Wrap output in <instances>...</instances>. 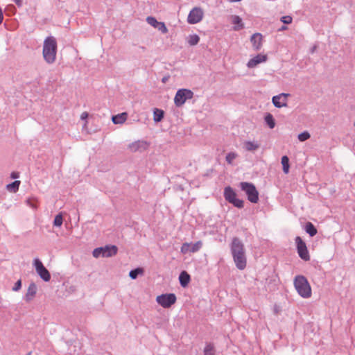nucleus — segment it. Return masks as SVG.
Listing matches in <instances>:
<instances>
[{
    "label": "nucleus",
    "mask_w": 355,
    "mask_h": 355,
    "mask_svg": "<svg viewBox=\"0 0 355 355\" xmlns=\"http://www.w3.org/2000/svg\"><path fill=\"white\" fill-rule=\"evenodd\" d=\"M287 28H287V26H282V28L279 29V31H285V30H286Z\"/></svg>",
    "instance_id": "obj_44"
},
{
    "label": "nucleus",
    "mask_w": 355,
    "mask_h": 355,
    "mask_svg": "<svg viewBox=\"0 0 355 355\" xmlns=\"http://www.w3.org/2000/svg\"><path fill=\"white\" fill-rule=\"evenodd\" d=\"M63 223V217L62 213L57 214L53 220V225L60 227Z\"/></svg>",
    "instance_id": "obj_31"
},
{
    "label": "nucleus",
    "mask_w": 355,
    "mask_h": 355,
    "mask_svg": "<svg viewBox=\"0 0 355 355\" xmlns=\"http://www.w3.org/2000/svg\"><path fill=\"white\" fill-rule=\"evenodd\" d=\"M118 248L116 245H105L95 248L92 254L95 258L102 257H111L116 254Z\"/></svg>",
    "instance_id": "obj_5"
},
{
    "label": "nucleus",
    "mask_w": 355,
    "mask_h": 355,
    "mask_svg": "<svg viewBox=\"0 0 355 355\" xmlns=\"http://www.w3.org/2000/svg\"><path fill=\"white\" fill-rule=\"evenodd\" d=\"M316 48H317V46H314L311 49V53H314V52H315V49H316Z\"/></svg>",
    "instance_id": "obj_45"
},
{
    "label": "nucleus",
    "mask_w": 355,
    "mask_h": 355,
    "mask_svg": "<svg viewBox=\"0 0 355 355\" xmlns=\"http://www.w3.org/2000/svg\"><path fill=\"white\" fill-rule=\"evenodd\" d=\"M37 293V286L35 283L30 284L27 292L25 295L24 300L26 302L31 301L35 296Z\"/></svg>",
    "instance_id": "obj_16"
},
{
    "label": "nucleus",
    "mask_w": 355,
    "mask_h": 355,
    "mask_svg": "<svg viewBox=\"0 0 355 355\" xmlns=\"http://www.w3.org/2000/svg\"><path fill=\"white\" fill-rule=\"evenodd\" d=\"M3 19L2 10L0 9V24L2 23Z\"/></svg>",
    "instance_id": "obj_42"
},
{
    "label": "nucleus",
    "mask_w": 355,
    "mask_h": 355,
    "mask_svg": "<svg viewBox=\"0 0 355 355\" xmlns=\"http://www.w3.org/2000/svg\"><path fill=\"white\" fill-rule=\"evenodd\" d=\"M18 6H21L22 0H12Z\"/></svg>",
    "instance_id": "obj_40"
},
{
    "label": "nucleus",
    "mask_w": 355,
    "mask_h": 355,
    "mask_svg": "<svg viewBox=\"0 0 355 355\" xmlns=\"http://www.w3.org/2000/svg\"><path fill=\"white\" fill-rule=\"evenodd\" d=\"M236 207L243 208V201L239 198H235L232 202Z\"/></svg>",
    "instance_id": "obj_35"
},
{
    "label": "nucleus",
    "mask_w": 355,
    "mask_h": 355,
    "mask_svg": "<svg viewBox=\"0 0 355 355\" xmlns=\"http://www.w3.org/2000/svg\"><path fill=\"white\" fill-rule=\"evenodd\" d=\"M19 185L20 181L15 180L13 182L8 184L6 186V188L10 192L16 193L19 190Z\"/></svg>",
    "instance_id": "obj_25"
},
{
    "label": "nucleus",
    "mask_w": 355,
    "mask_h": 355,
    "mask_svg": "<svg viewBox=\"0 0 355 355\" xmlns=\"http://www.w3.org/2000/svg\"><path fill=\"white\" fill-rule=\"evenodd\" d=\"M157 302L164 308H169L176 302V296L173 293L162 294L156 298Z\"/></svg>",
    "instance_id": "obj_9"
},
{
    "label": "nucleus",
    "mask_w": 355,
    "mask_h": 355,
    "mask_svg": "<svg viewBox=\"0 0 355 355\" xmlns=\"http://www.w3.org/2000/svg\"><path fill=\"white\" fill-rule=\"evenodd\" d=\"M294 286L297 293L303 298H309L311 296V286L304 276H296L294 279Z\"/></svg>",
    "instance_id": "obj_3"
},
{
    "label": "nucleus",
    "mask_w": 355,
    "mask_h": 355,
    "mask_svg": "<svg viewBox=\"0 0 355 355\" xmlns=\"http://www.w3.org/2000/svg\"><path fill=\"white\" fill-rule=\"evenodd\" d=\"M274 311H275V313H278V310H277V306H275V308H274Z\"/></svg>",
    "instance_id": "obj_46"
},
{
    "label": "nucleus",
    "mask_w": 355,
    "mask_h": 355,
    "mask_svg": "<svg viewBox=\"0 0 355 355\" xmlns=\"http://www.w3.org/2000/svg\"><path fill=\"white\" fill-rule=\"evenodd\" d=\"M164 116V112L162 110L155 108L153 110V120L157 123L161 121Z\"/></svg>",
    "instance_id": "obj_21"
},
{
    "label": "nucleus",
    "mask_w": 355,
    "mask_h": 355,
    "mask_svg": "<svg viewBox=\"0 0 355 355\" xmlns=\"http://www.w3.org/2000/svg\"><path fill=\"white\" fill-rule=\"evenodd\" d=\"M229 1L231 2H237V1H240L241 0H229Z\"/></svg>",
    "instance_id": "obj_47"
},
{
    "label": "nucleus",
    "mask_w": 355,
    "mask_h": 355,
    "mask_svg": "<svg viewBox=\"0 0 355 355\" xmlns=\"http://www.w3.org/2000/svg\"><path fill=\"white\" fill-rule=\"evenodd\" d=\"M143 272H144V270L142 268H137L135 270H130V272H129V276L131 279H137V277H138L139 275L143 274Z\"/></svg>",
    "instance_id": "obj_28"
},
{
    "label": "nucleus",
    "mask_w": 355,
    "mask_h": 355,
    "mask_svg": "<svg viewBox=\"0 0 355 355\" xmlns=\"http://www.w3.org/2000/svg\"><path fill=\"white\" fill-rule=\"evenodd\" d=\"M19 173L17 172H12L11 173V178L13 179H17L19 178Z\"/></svg>",
    "instance_id": "obj_39"
},
{
    "label": "nucleus",
    "mask_w": 355,
    "mask_h": 355,
    "mask_svg": "<svg viewBox=\"0 0 355 355\" xmlns=\"http://www.w3.org/2000/svg\"><path fill=\"white\" fill-rule=\"evenodd\" d=\"M250 42L252 44L253 48L258 51L262 46V35L260 33H254L251 36Z\"/></svg>",
    "instance_id": "obj_15"
},
{
    "label": "nucleus",
    "mask_w": 355,
    "mask_h": 355,
    "mask_svg": "<svg viewBox=\"0 0 355 355\" xmlns=\"http://www.w3.org/2000/svg\"><path fill=\"white\" fill-rule=\"evenodd\" d=\"M310 137H311L310 134L308 132L304 131V132L299 134L297 138L300 141H304L307 140L308 139H309Z\"/></svg>",
    "instance_id": "obj_33"
},
{
    "label": "nucleus",
    "mask_w": 355,
    "mask_h": 355,
    "mask_svg": "<svg viewBox=\"0 0 355 355\" xmlns=\"http://www.w3.org/2000/svg\"><path fill=\"white\" fill-rule=\"evenodd\" d=\"M265 122L270 129H272L275 126V121L273 116L270 113H267L264 118Z\"/></svg>",
    "instance_id": "obj_23"
},
{
    "label": "nucleus",
    "mask_w": 355,
    "mask_h": 355,
    "mask_svg": "<svg viewBox=\"0 0 355 355\" xmlns=\"http://www.w3.org/2000/svg\"><path fill=\"white\" fill-rule=\"evenodd\" d=\"M193 97V92L188 89H180L177 91L174 97V103L177 107L182 106L187 100Z\"/></svg>",
    "instance_id": "obj_6"
},
{
    "label": "nucleus",
    "mask_w": 355,
    "mask_h": 355,
    "mask_svg": "<svg viewBox=\"0 0 355 355\" xmlns=\"http://www.w3.org/2000/svg\"><path fill=\"white\" fill-rule=\"evenodd\" d=\"M190 279V275L186 271H182L180 274V284L182 287H186L189 284Z\"/></svg>",
    "instance_id": "obj_19"
},
{
    "label": "nucleus",
    "mask_w": 355,
    "mask_h": 355,
    "mask_svg": "<svg viewBox=\"0 0 355 355\" xmlns=\"http://www.w3.org/2000/svg\"><path fill=\"white\" fill-rule=\"evenodd\" d=\"M282 164L283 166V171L287 174L289 171V159L287 156H283L282 157Z\"/></svg>",
    "instance_id": "obj_27"
},
{
    "label": "nucleus",
    "mask_w": 355,
    "mask_h": 355,
    "mask_svg": "<svg viewBox=\"0 0 355 355\" xmlns=\"http://www.w3.org/2000/svg\"><path fill=\"white\" fill-rule=\"evenodd\" d=\"M26 203L29 207H31L33 209H36L37 208L36 200L33 198L28 199L26 200Z\"/></svg>",
    "instance_id": "obj_36"
},
{
    "label": "nucleus",
    "mask_w": 355,
    "mask_h": 355,
    "mask_svg": "<svg viewBox=\"0 0 355 355\" xmlns=\"http://www.w3.org/2000/svg\"><path fill=\"white\" fill-rule=\"evenodd\" d=\"M305 231L311 236H313L317 234V230L315 226L310 222L306 223L305 225Z\"/></svg>",
    "instance_id": "obj_24"
},
{
    "label": "nucleus",
    "mask_w": 355,
    "mask_h": 355,
    "mask_svg": "<svg viewBox=\"0 0 355 355\" xmlns=\"http://www.w3.org/2000/svg\"><path fill=\"white\" fill-rule=\"evenodd\" d=\"M43 57L48 64H53L56 59L57 42L55 37H48L44 42Z\"/></svg>",
    "instance_id": "obj_2"
},
{
    "label": "nucleus",
    "mask_w": 355,
    "mask_h": 355,
    "mask_svg": "<svg viewBox=\"0 0 355 355\" xmlns=\"http://www.w3.org/2000/svg\"><path fill=\"white\" fill-rule=\"evenodd\" d=\"M203 15L202 9L200 7H195L189 12L187 22L189 24H196L202 19Z\"/></svg>",
    "instance_id": "obj_10"
},
{
    "label": "nucleus",
    "mask_w": 355,
    "mask_h": 355,
    "mask_svg": "<svg viewBox=\"0 0 355 355\" xmlns=\"http://www.w3.org/2000/svg\"><path fill=\"white\" fill-rule=\"evenodd\" d=\"M204 355H214V347L212 343H207L204 349Z\"/></svg>",
    "instance_id": "obj_29"
},
{
    "label": "nucleus",
    "mask_w": 355,
    "mask_h": 355,
    "mask_svg": "<svg viewBox=\"0 0 355 355\" xmlns=\"http://www.w3.org/2000/svg\"><path fill=\"white\" fill-rule=\"evenodd\" d=\"M288 96H290V94L282 93L278 95L274 96L272 98V102L274 106L277 108L287 107Z\"/></svg>",
    "instance_id": "obj_12"
},
{
    "label": "nucleus",
    "mask_w": 355,
    "mask_h": 355,
    "mask_svg": "<svg viewBox=\"0 0 355 355\" xmlns=\"http://www.w3.org/2000/svg\"><path fill=\"white\" fill-rule=\"evenodd\" d=\"M260 147V144L256 141H245L243 142V148L250 152H254L258 150Z\"/></svg>",
    "instance_id": "obj_17"
},
{
    "label": "nucleus",
    "mask_w": 355,
    "mask_h": 355,
    "mask_svg": "<svg viewBox=\"0 0 355 355\" xmlns=\"http://www.w3.org/2000/svg\"><path fill=\"white\" fill-rule=\"evenodd\" d=\"M240 187L248 196V200L252 202L257 203L259 200V192L255 186L252 183L242 182L240 183Z\"/></svg>",
    "instance_id": "obj_4"
},
{
    "label": "nucleus",
    "mask_w": 355,
    "mask_h": 355,
    "mask_svg": "<svg viewBox=\"0 0 355 355\" xmlns=\"http://www.w3.org/2000/svg\"><path fill=\"white\" fill-rule=\"evenodd\" d=\"M295 241L299 257L304 261H309L310 255L305 242L303 241L300 236H297Z\"/></svg>",
    "instance_id": "obj_8"
},
{
    "label": "nucleus",
    "mask_w": 355,
    "mask_h": 355,
    "mask_svg": "<svg viewBox=\"0 0 355 355\" xmlns=\"http://www.w3.org/2000/svg\"><path fill=\"white\" fill-rule=\"evenodd\" d=\"M267 60V55L264 54H258L254 58H251L247 63L248 68H254L259 64L265 62Z\"/></svg>",
    "instance_id": "obj_14"
},
{
    "label": "nucleus",
    "mask_w": 355,
    "mask_h": 355,
    "mask_svg": "<svg viewBox=\"0 0 355 355\" xmlns=\"http://www.w3.org/2000/svg\"><path fill=\"white\" fill-rule=\"evenodd\" d=\"M202 247V242L198 241L195 243H184L180 248L182 254H185L188 252L195 253L199 251Z\"/></svg>",
    "instance_id": "obj_11"
},
{
    "label": "nucleus",
    "mask_w": 355,
    "mask_h": 355,
    "mask_svg": "<svg viewBox=\"0 0 355 355\" xmlns=\"http://www.w3.org/2000/svg\"><path fill=\"white\" fill-rule=\"evenodd\" d=\"M149 144L144 140H138L130 144L128 146V150L132 153L144 152L148 148Z\"/></svg>",
    "instance_id": "obj_13"
},
{
    "label": "nucleus",
    "mask_w": 355,
    "mask_h": 355,
    "mask_svg": "<svg viewBox=\"0 0 355 355\" xmlns=\"http://www.w3.org/2000/svg\"><path fill=\"white\" fill-rule=\"evenodd\" d=\"M232 22L234 25H237V27H234V30H240L243 28V24L242 23V19L240 17L237 15H234L232 17Z\"/></svg>",
    "instance_id": "obj_22"
},
{
    "label": "nucleus",
    "mask_w": 355,
    "mask_h": 355,
    "mask_svg": "<svg viewBox=\"0 0 355 355\" xmlns=\"http://www.w3.org/2000/svg\"><path fill=\"white\" fill-rule=\"evenodd\" d=\"M161 31L162 33L165 34L168 32V28H166L165 24L164 22H159L158 26L155 28Z\"/></svg>",
    "instance_id": "obj_34"
},
{
    "label": "nucleus",
    "mask_w": 355,
    "mask_h": 355,
    "mask_svg": "<svg viewBox=\"0 0 355 355\" xmlns=\"http://www.w3.org/2000/svg\"><path fill=\"white\" fill-rule=\"evenodd\" d=\"M224 197L230 203L236 198V194L230 187H227L224 190Z\"/></svg>",
    "instance_id": "obj_18"
},
{
    "label": "nucleus",
    "mask_w": 355,
    "mask_h": 355,
    "mask_svg": "<svg viewBox=\"0 0 355 355\" xmlns=\"http://www.w3.org/2000/svg\"><path fill=\"white\" fill-rule=\"evenodd\" d=\"M21 280H18V281L15 283V284L14 287L12 288V290H13L14 291H18L19 290H20V289H21Z\"/></svg>",
    "instance_id": "obj_38"
},
{
    "label": "nucleus",
    "mask_w": 355,
    "mask_h": 355,
    "mask_svg": "<svg viewBox=\"0 0 355 355\" xmlns=\"http://www.w3.org/2000/svg\"><path fill=\"white\" fill-rule=\"evenodd\" d=\"M230 250L236 267L239 270H244L247 265V258L243 242L239 238L234 237L230 245Z\"/></svg>",
    "instance_id": "obj_1"
},
{
    "label": "nucleus",
    "mask_w": 355,
    "mask_h": 355,
    "mask_svg": "<svg viewBox=\"0 0 355 355\" xmlns=\"http://www.w3.org/2000/svg\"><path fill=\"white\" fill-rule=\"evenodd\" d=\"M127 119V114L125 112L114 115L112 118V121L114 124H122Z\"/></svg>",
    "instance_id": "obj_20"
},
{
    "label": "nucleus",
    "mask_w": 355,
    "mask_h": 355,
    "mask_svg": "<svg viewBox=\"0 0 355 355\" xmlns=\"http://www.w3.org/2000/svg\"><path fill=\"white\" fill-rule=\"evenodd\" d=\"M33 266L36 272L44 282H49L51 279V275L49 270L44 266L42 262L37 258L33 260Z\"/></svg>",
    "instance_id": "obj_7"
},
{
    "label": "nucleus",
    "mask_w": 355,
    "mask_h": 355,
    "mask_svg": "<svg viewBox=\"0 0 355 355\" xmlns=\"http://www.w3.org/2000/svg\"><path fill=\"white\" fill-rule=\"evenodd\" d=\"M88 116V114L87 112H83L82 114H81V119H85Z\"/></svg>",
    "instance_id": "obj_41"
},
{
    "label": "nucleus",
    "mask_w": 355,
    "mask_h": 355,
    "mask_svg": "<svg viewBox=\"0 0 355 355\" xmlns=\"http://www.w3.org/2000/svg\"><path fill=\"white\" fill-rule=\"evenodd\" d=\"M168 77H164L162 80V83H165L168 80Z\"/></svg>",
    "instance_id": "obj_43"
},
{
    "label": "nucleus",
    "mask_w": 355,
    "mask_h": 355,
    "mask_svg": "<svg viewBox=\"0 0 355 355\" xmlns=\"http://www.w3.org/2000/svg\"><path fill=\"white\" fill-rule=\"evenodd\" d=\"M238 154L235 152H230L227 154L225 159L229 164H232L234 160L237 158Z\"/></svg>",
    "instance_id": "obj_30"
},
{
    "label": "nucleus",
    "mask_w": 355,
    "mask_h": 355,
    "mask_svg": "<svg viewBox=\"0 0 355 355\" xmlns=\"http://www.w3.org/2000/svg\"><path fill=\"white\" fill-rule=\"evenodd\" d=\"M200 41V37L196 34L189 35L187 37V42L190 46L196 45Z\"/></svg>",
    "instance_id": "obj_26"
},
{
    "label": "nucleus",
    "mask_w": 355,
    "mask_h": 355,
    "mask_svg": "<svg viewBox=\"0 0 355 355\" xmlns=\"http://www.w3.org/2000/svg\"><path fill=\"white\" fill-rule=\"evenodd\" d=\"M281 21L285 24H289L292 23L293 19L291 16H284L281 17Z\"/></svg>",
    "instance_id": "obj_37"
},
{
    "label": "nucleus",
    "mask_w": 355,
    "mask_h": 355,
    "mask_svg": "<svg viewBox=\"0 0 355 355\" xmlns=\"http://www.w3.org/2000/svg\"><path fill=\"white\" fill-rule=\"evenodd\" d=\"M146 21L149 25L154 28H156L158 26L159 23L160 22L158 21L154 17L151 16L147 17Z\"/></svg>",
    "instance_id": "obj_32"
}]
</instances>
